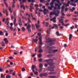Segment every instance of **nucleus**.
I'll return each mask as SVG.
<instances>
[{"mask_svg":"<svg viewBox=\"0 0 78 78\" xmlns=\"http://www.w3.org/2000/svg\"><path fill=\"white\" fill-rule=\"evenodd\" d=\"M56 41L55 38L53 39H46V42L48 43V44L51 45L55 44V41Z\"/></svg>","mask_w":78,"mask_h":78,"instance_id":"nucleus-1","label":"nucleus"},{"mask_svg":"<svg viewBox=\"0 0 78 78\" xmlns=\"http://www.w3.org/2000/svg\"><path fill=\"white\" fill-rule=\"evenodd\" d=\"M59 11L57 10L56 11L53 12H51L49 14V15H52V14H54L56 16H59Z\"/></svg>","mask_w":78,"mask_h":78,"instance_id":"nucleus-2","label":"nucleus"},{"mask_svg":"<svg viewBox=\"0 0 78 78\" xmlns=\"http://www.w3.org/2000/svg\"><path fill=\"white\" fill-rule=\"evenodd\" d=\"M44 61L46 62L47 63H50L49 64L51 65H51H53L54 63H52L53 62V60L52 59H48L47 60H44Z\"/></svg>","mask_w":78,"mask_h":78,"instance_id":"nucleus-3","label":"nucleus"},{"mask_svg":"<svg viewBox=\"0 0 78 78\" xmlns=\"http://www.w3.org/2000/svg\"><path fill=\"white\" fill-rule=\"evenodd\" d=\"M47 70L50 71H54V68H53L52 67H51V66H49L48 67Z\"/></svg>","mask_w":78,"mask_h":78,"instance_id":"nucleus-4","label":"nucleus"},{"mask_svg":"<svg viewBox=\"0 0 78 78\" xmlns=\"http://www.w3.org/2000/svg\"><path fill=\"white\" fill-rule=\"evenodd\" d=\"M18 23L19 26L21 27L22 26V22L21 21V19L20 18H19V21H18Z\"/></svg>","mask_w":78,"mask_h":78,"instance_id":"nucleus-5","label":"nucleus"},{"mask_svg":"<svg viewBox=\"0 0 78 78\" xmlns=\"http://www.w3.org/2000/svg\"><path fill=\"white\" fill-rule=\"evenodd\" d=\"M56 18L55 16H54L53 18H51L50 19V21H53V23H56V21L55 20Z\"/></svg>","mask_w":78,"mask_h":78,"instance_id":"nucleus-6","label":"nucleus"},{"mask_svg":"<svg viewBox=\"0 0 78 78\" xmlns=\"http://www.w3.org/2000/svg\"><path fill=\"white\" fill-rule=\"evenodd\" d=\"M32 43H35L36 44H37V42H38V39H34V38H33L32 39Z\"/></svg>","mask_w":78,"mask_h":78,"instance_id":"nucleus-7","label":"nucleus"},{"mask_svg":"<svg viewBox=\"0 0 78 78\" xmlns=\"http://www.w3.org/2000/svg\"><path fill=\"white\" fill-rule=\"evenodd\" d=\"M58 49H56L55 50H53V51H51V53L55 54V53H56L58 52Z\"/></svg>","mask_w":78,"mask_h":78,"instance_id":"nucleus-8","label":"nucleus"},{"mask_svg":"<svg viewBox=\"0 0 78 78\" xmlns=\"http://www.w3.org/2000/svg\"><path fill=\"white\" fill-rule=\"evenodd\" d=\"M36 66L35 65H32V70L33 72H34V69L36 68Z\"/></svg>","mask_w":78,"mask_h":78,"instance_id":"nucleus-9","label":"nucleus"},{"mask_svg":"<svg viewBox=\"0 0 78 78\" xmlns=\"http://www.w3.org/2000/svg\"><path fill=\"white\" fill-rule=\"evenodd\" d=\"M33 5H30V8L29 9L30 11V12H33V10L34 9V8L33 7Z\"/></svg>","mask_w":78,"mask_h":78,"instance_id":"nucleus-10","label":"nucleus"},{"mask_svg":"<svg viewBox=\"0 0 78 78\" xmlns=\"http://www.w3.org/2000/svg\"><path fill=\"white\" fill-rule=\"evenodd\" d=\"M22 2H20V8H22V7L23 8V9H25V6L23 4L22 5Z\"/></svg>","mask_w":78,"mask_h":78,"instance_id":"nucleus-11","label":"nucleus"},{"mask_svg":"<svg viewBox=\"0 0 78 78\" xmlns=\"http://www.w3.org/2000/svg\"><path fill=\"white\" fill-rule=\"evenodd\" d=\"M51 29H50L49 28H48V30H47L46 31V33L47 34H50V32H50V31H51Z\"/></svg>","mask_w":78,"mask_h":78,"instance_id":"nucleus-12","label":"nucleus"},{"mask_svg":"<svg viewBox=\"0 0 78 78\" xmlns=\"http://www.w3.org/2000/svg\"><path fill=\"white\" fill-rule=\"evenodd\" d=\"M7 29H10L11 31L13 30V27L12 26L9 27L8 26H7Z\"/></svg>","mask_w":78,"mask_h":78,"instance_id":"nucleus-13","label":"nucleus"},{"mask_svg":"<svg viewBox=\"0 0 78 78\" xmlns=\"http://www.w3.org/2000/svg\"><path fill=\"white\" fill-rule=\"evenodd\" d=\"M48 74H49L50 75H54L56 74V73L55 72H50L48 73Z\"/></svg>","mask_w":78,"mask_h":78,"instance_id":"nucleus-14","label":"nucleus"},{"mask_svg":"<svg viewBox=\"0 0 78 78\" xmlns=\"http://www.w3.org/2000/svg\"><path fill=\"white\" fill-rule=\"evenodd\" d=\"M56 34L57 35V36H60L62 34L59 33V32L58 31H57L56 33Z\"/></svg>","mask_w":78,"mask_h":78,"instance_id":"nucleus-15","label":"nucleus"},{"mask_svg":"<svg viewBox=\"0 0 78 78\" xmlns=\"http://www.w3.org/2000/svg\"><path fill=\"white\" fill-rule=\"evenodd\" d=\"M3 41H5V44H7L8 43V40H7V38H5L4 39H3Z\"/></svg>","mask_w":78,"mask_h":78,"instance_id":"nucleus-16","label":"nucleus"},{"mask_svg":"<svg viewBox=\"0 0 78 78\" xmlns=\"http://www.w3.org/2000/svg\"><path fill=\"white\" fill-rule=\"evenodd\" d=\"M65 9V7L64 5H62L61 7V12H64V10Z\"/></svg>","mask_w":78,"mask_h":78,"instance_id":"nucleus-17","label":"nucleus"},{"mask_svg":"<svg viewBox=\"0 0 78 78\" xmlns=\"http://www.w3.org/2000/svg\"><path fill=\"white\" fill-rule=\"evenodd\" d=\"M30 15H31V17H32V19L33 20H35V21L36 20H37V19H36V18H34V17H33V15L32 14V13H30Z\"/></svg>","mask_w":78,"mask_h":78,"instance_id":"nucleus-18","label":"nucleus"},{"mask_svg":"<svg viewBox=\"0 0 78 78\" xmlns=\"http://www.w3.org/2000/svg\"><path fill=\"white\" fill-rule=\"evenodd\" d=\"M55 1H57V3H59L60 2V1H59V0H52V2H55Z\"/></svg>","mask_w":78,"mask_h":78,"instance_id":"nucleus-19","label":"nucleus"},{"mask_svg":"<svg viewBox=\"0 0 78 78\" xmlns=\"http://www.w3.org/2000/svg\"><path fill=\"white\" fill-rule=\"evenodd\" d=\"M53 27H55V29H58V27L56 24H54L53 25Z\"/></svg>","mask_w":78,"mask_h":78,"instance_id":"nucleus-20","label":"nucleus"},{"mask_svg":"<svg viewBox=\"0 0 78 78\" xmlns=\"http://www.w3.org/2000/svg\"><path fill=\"white\" fill-rule=\"evenodd\" d=\"M72 37H73V35L72 34H70L69 35V40H71V38Z\"/></svg>","mask_w":78,"mask_h":78,"instance_id":"nucleus-21","label":"nucleus"},{"mask_svg":"<svg viewBox=\"0 0 78 78\" xmlns=\"http://www.w3.org/2000/svg\"><path fill=\"white\" fill-rule=\"evenodd\" d=\"M3 1L4 2V4H5V5H6V7H8V5H7V4L6 3V2H5L6 1V0H3Z\"/></svg>","mask_w":78,"mask_h":78,"instance_id":"nucleus-22","label":"nucleus"},{"mask_svg":"<svg viewBox=\"0 0 78 78\" xmlns=\"http://www.w3.org/2000/svg\"><path fill=\"white\" fill-rule=\"evenodd\" d=\"M56 76H48V77L50 78H55Z\"/></svg>","mask_w":78,"mask_h":78,"instance_id":"nucleus-23","label":"nucleus"},{"mask_svg":"<svg viewBox=\"0 0 78 78\" xmlns=\"http://www.w3.org/2000/svg\"><path fill=\"white\" fill-rule=\"evenodd\" d=\"M42 67H43V66L42 64H39V68L41 69L42 68Z\"/></svg>","mask_w":78,"mask_h":78,"instance_id":"nucleus-24","label":"nucleus"},{"mask_svg":"<svg viewBox=\"0 0 78 78\" xmlns=\"http://www.w3.org/2000/svg\"><path fill=\"white\" fill-rule=\"evenodd\" d=\"M38 25V24H36V28H37V29H38L40 27V25Z\"/></svg>","mask_w":78,"mask_h":78,"instance_id":"nucleus-25","label":"nucleus"},{"mask_svg":"<svg viewBox=\"0 0 78 78\" xmlns=\"http://www.w3.org/2000/svg\"><path fill=\"white\" fill-rule=\"evenodd\" d=\"M2 45L3 47H4L5 46V43H4L3 42H2Z\"/></svg>","mask_w":78,"mask_h":78,"instance_id":"nucleus-26","label":"nucleus"},{"mask_svg":"<svg viewBox=\"0 0 78 78\" xmlns=\"http://www.w3.org/2000/svg\"><path fill=\"white\" fill-rule=\"evenodd\" d=\"M39 45H41L42 44V41H40L39 42Z\"/></svg>","mask_w":78,"mask_h":78,"instance_id":"nucleus-27","label":"nucleus"},{"mask_svg":"<svg viewBox=\"0 0 78 78\" xmlns=\"http://www.w3.org/2000/svg\"><path fill=\"white\" fill-rule=\"evenodd\" d=\"M43 76H48L47 73H44L43 74Z\"/></svg>","mask_w":78,"mask_h":78,"instance_id":"nucleus-28","label":"nucleus"},{"mask_svg":"<svg viewBox=\"0 0 78 78\" xmlns=\"http://www.w3.org/2000/svg\"><path fill=\"white\" fill-rule=\"evenodd\" d=\"M70 5H73V6H76V5L75 4H73V3H71Z\"/></svg>","mask_w":78,"mask_h":78,"instance_id":"nucleus-29","label":"nucleus"},{"mask_svg":"<svg viewBox=\"0 0 78 78\" xmlns=\"http://www.w3.org/2000/svg\"><path fill=\"white\" fill-rule=\"evenodd\" d=\"M11 76L9 75H7L6 76V78H11Z\"/></svg>","mask_w":78,"mask_h":78,"instance_id":"nucleus-30","label":"nucleus"},{"mask_svg":"<svg viewBox=\"0 0 78 78\" xmlns=\"http://www.w3.org/2000/svg\"><path fill=\"white\" fill-rule=\"evenodd\" d=\"M43 11H44L46 12L47 13H48V12H49L48 10L47 9H44Z\"/></svg>","mask_w":78,"mask_h":78,"instance_id":"nucleus-31","label":"nucleus"},{"mask_svg":"<svg viewBox=\"0 0 78 78\" xmlns=\"http://www.w3.org/2000/svg\"><path fill=\"white\" fill-rule=\"evenodd\" d=\"M0 35L1 36H3L4 35V33L2 31H0Z\"/></svg>","mask_w":78,"mask_h":78,"instance_id":"nucleus-32","label":"nucleus"},{"mask_svg":"<svg viewBox=\"0 0 78 78\" xmlns=\"http://www.w3.org/2000/svg\"><path fill=\"white\" fill-rule=\"evenodd\" d=\"M40 2L41 3L43 2L45 3V1L44 0H40Z\"/></svg>","mask_w":78,"mask_h":78,"instance_id":"nucleus-33","label":"nucleus"},{"mask_svg":"<svg viewBox=\"0 0 78 78\" xmlns=\"http://www.w3.org/2000/svg\"><path fill=\"white\" fill-rule=\"evenodd\" d=\"M1 78H5L3 74H2L1 75Z\"/></svg>","mask_w":78,"mask_h":78,"instance_id":"nucleus-34","label":"nucleus"},{"mask_svg":"<svg viewBox=\"0 0 78 78\" xmlns=\"http://www.w3.org/2000/svg\"><path fill=\"white\" fill-rule=\"evenodd\" d=\"M9 11L11 13L12 12V10L11 9V8L10 7H9Z\"/></svg>","mask_w":78,"mask_h":78,"instance_id":"nucleus-35","label":"nucleus"},{"mask_svg":"<svg viewBox=\"0 0 78 78\" xmlns=\"http://www.w3.org/2000/svg\"><path fill=\"white\" fill-rule=\"evenodd\" d=\"M22 31H23V32L25 31V28L23 27H22Z\"/></svg>","mask_w":78,"mask_h":78,"instance_id":"nucleus-36","label":"nucleus"},{"mask_svg":"<svg viewBox=\"0 0 78 78\" xmlns=\"http://www.w3.org/2000/svg\"><path fill=\"white\" fill-rule=\"evenodd\" d=\"M63 12H61V15L62 16H65V14L64 13H62Z\"/></svg>","mask_w":78,"mask_h":78,"instance_id":"nucleus-37","label":"nucleus"},{"mask_svg":"<svg viewBox=\"0 0 78 78\" xmlns=\"http://www.w3.org/2000/svg\"><path fill=\"white\" fill-rule=\"evenodd\" d=\"M43 51L42 49H39L38 52L39 53H41Z\"/></svg>","mask_w":78,"mask_h":78,"instance_id":"nucleus-38","label":"nucleus"},{"mask_svg":"<svg viewBox=\"0 0 78 78\" xmlns=\"http://www.w3.org/2000/svg\"><path fill=\"white\" fill-rule=\"evenodd\" d=\"M30 25H28L27 26V29H30Z\"/></svg>","mask_w":78,"mask_h":78,"instance_id":"nucleus-39","label":"nucleus"},{"mask_svg":"<svg viewBox=\"0 0 78 78\" xmlns=\"http://www.w3.org/2000/svg\"><path fill=\"white\" fill-rule=\"evenodd\" d=\"M38 61L40 62H42V58H40L39 59Z\"/></svg>","mask_w":78,"mask_h":78,"instance_id":"nucleus-40","label":"nucleus"},{"mask_svg":"<svg viewBox=\"0 0 78 78\" xmlns=\"http://www.w3.org/2000/svg\"><path fill=\"white\" fill-rule=\"evenodd\" d=\"M48 9L49 10H51L52 9V8H52V7H51L49 6V7H48Z\"/></svg>","mask_w":78,"mask_h":78,"instance_id":"nucleus-41","label":"nucleus"},{"mask_svg":"<svg viewBox=\"0 0 78 78\" xmlns=\"http://www.w3.org/2000/svg\"><path fill=\"white\" fill-rule=\"evenodd\" d=\"M3 71V69H2V68L1 66H0V72H2Z\"/></svg>","mask_w":78,"mask_h":78,"instance_id":"nucleus-42","label":"nucleus"},{"mask_svg":"<svg viewBox=\"0 0 78 78\" xmlns=\"http://www.w3.org/2000/svg\"><path fill=\"white\" fill-rule=\"evenodd\" d=\"M39 40H40V41H42V37H41V36H40V37H39Z\"/></svg>","mask_w":78,"mask_h":78,"instance_id":"nucleus-43","label":"nucleus"},{"mask_svg":"<svg viewBox=\"0 0 78 78\" xmlns=\"http://www.w3.org/2000/svg\"><path fill=\"white\" fill-rule=\"evenodd\" d=\"M13 15H14V17H16V12L14 11V12H13Z\"/></svg>","mask_w":78,"mask_h":78,"instance_id":"nucleus-44","label":"nucleus"},{"mask_svg":"<svg viewBox=\"0 0 78 78\" xmlns=\"http://www.w3.org/2000/svg\"><path fill=\"white\" fill-rule=\"evenodd\" d=\"M65 5H66V7H67V6H69V4H65Z\"/></svg>","mask_w":78,"mask_h":78,"instance_id":"nucleus-45","label":"nucleus"},{"mask_svg":"<svg viewBox=\"0 0 78 78\" xmlns=\"http://www.w3.org/2000/svg\"><path fill=\"white\" fill-rule=\"evenodd\" d=\"M0 16L1 17H3V15L2 13L1 12H0Z\"/></svg>","mask_w":78,"mask_h":78,"instance_id":"nucleus-46","label":"nucleus"},{"mask_svg":"<svg viewBox=\"0 0 78 78\" xmlns=\"http://www.w3.org/2000/svg\"><path fill=\"white\" fill-rule=\"evenodd\" d=\"M25 68H23L22 69V72H24V71H25Z\"/></svg>","mask_w":78,"mask_h":78,"instance_id":"nucleus-47","label":"nucleus"},{"mask_svg":"<svg viewBox=\"0 0 78 78\" xmlns=\"http://www.w3.org/2000/svg\"><path fill=\"white\" fill-rule=\"evenodd\" d=\"M18 76L20 77V78H22V77L21 76V74L19 73L18 74Z\"/></svg>","mask_w":78,"mask_h":78,"instance_id":"nucleus-48","label":"nucleus"},{"mask_svg":"<svg viewBox=\"0 0 78 78\" xmlns=\"http://www.w3.org/2000/svg\"><path fill=\"white\" fill-rule=\"evenodd\" d=\"M45 25L46 27H48V23L47 22L45 24Z\"/></svg>","mask_w":78,"mask_h":78,"instance_id":"nucleus-49","label":"nucleus"},{"mask_svg":"<svg viewBox=\"0 0 78 78\" xmlns=\"http://www.w3.org/2000/svg\"><path fill=\"white\" fill-rule=\"evenodd\" d=\"M57 9H61V7H60V5H58V7H57Z\"/></svg>","mask_w":78,"mask_h":78,"instance_id":"nucleus-50","label":"nucleus"},{"mask_svg":"<svg viewBox=\"0 0 78 78\" xmlns=\"http://www.w3.org/2000/svg\"><path fill=\"white\" fill-rule=\"evenodd\" d=\"M54 2H55L52 1V2H51V3H50V5H54Z\"/></svg>","mask_w":78,"mask_h":78,"instance_id":"nucleus-51","label":"nucleus"},{"mask_svg":"<svg viewBox=\"0 0 78 78\" xmlns=\"http://www.w3.org/2000/svg\"><path fill=\"white\" fill-rule=\"evenodd\" d=\"M38 48L39 49V50L42 49V47H41V45L39 46Z\"/></svg>","mask_w":78,"mask_h":78,"instance_id":"nucleus-52","label":"nucleus"},{"mask_svg":"<svg viewBox=\"0 0 78 78\" xmlns=\"http://www.w3.org/2000/svg\"><path fill=\"white\" fill-rule=\"evenodd\" d=\"M41 57H42V55L41 54H38V57L39 58H41Z\"/></svg>","mask_w":78,"mask_h":78,"instance_id":"nucleus-53","label":"nucleus"},{"mask_svg":"<svg viewBox=\"0 0 78 78\" xmlns=\"http://www.w3.org/2000/svg\"><path fill=\"white\" fill-rule=\"evenodd\" d=\"M15 73H16V71H15V72L12 73V75L13 76H14L15 75H16Z\"/></svg>","mask_w":78,"mask_h":78,"instance_id":"nucleus-54","label":"nucleus"},{"mask_svg":"<svg viewBox=\"0 0 78 78\" xmlns=\"http://www.w3.org/2000/svg\"><path fill=\"white\" fill-rule=\"evenodd\" d=\"M42 71V69H40L39 70V72L41 73Z\"/></svg>","mask_w":78,"mask_h":78,"instance_id":"nucleus-55","label":"nucleus"},{"mask_svg":"<svg viewBox=\"0 0 78 78\" xmlns=\"http://www.w3.org/2000/svg\"><path fill=\"white\" fill-rule=\"evenodd\" d=\"M74 28V26H72V27H70V29L71 30H73Z\"/></svg>","mask_w":78,"mask_h":78,"instance_id":"nucleus-56","label":"nucleus"},{"mask_svg":"<svg viewBox=\"0 0 78 78\" xmlns=\"http://www.w3.org/2000/svg\"><path fill=\"white\" fill-rule=\"evenodd\" d=\"M34 74L36 75H37V74H38V73L37 72H34Z\"/></svg>","mask_w":78,"mask_h":78,"instance_id":"nucleus-57","label":"nucleus"},{"mask_svg":"<svg viewBox=\"0 0 78 78\" xmlns=\"http://www.w3.org/2000/svg\"><path fill=\"white\" fill-rule=\"evenodd\" d=\"M6 34H5V36H8V34L7 33V31H6Z\"/></svg>","mask_w":78,"mask_h":78,"instance_id":"nucleus-58","label":"nucleus"},{"mask_svg":"<svg viewBox=\"0 0 78 78\" xmlns=\"http://www.w3.org/2000/svg\"><path fill=\"white\" fill-rule=\"evenodd\" d=\"M42 31V29H39L38 30V31L39 32H41V31Z\"/></svg>","mask_w":78,"mask_h":78,"instance_id":"nucleus-59","label":"nucleus"},{"mask_svg":"<svg viewBox=\"0 0 78 78\" xmlns=\"http://www.w3.org/2000/svg\"><path fill=\"white\" fill-rule=\"evenodd\" d=\"M9 58L10 59H13V57L11 56H10L9 57Z\"/></svg>","mask_w":78,"mask_h":78,"instance_id":"nucleus-60","label":"nucleus"},{"mask_svg":"<svg viewBox=\"0 0 78 78\" xmlns=\"http://www.w3.org/2000/svg\"><path fill=\"white\" fill-rule=\"evenodd\" d=\"M35 6L36 8H37V7H38L39 6L38 5L35 4Z\"/></svg>","mask_w":78,"mask_h":78,"instance_id":"nucleus-61","label":"nucleus"},{"mask_svg":"<svg viewBox=\"0 0 78 78\" xmlns=\"http://www.w3.org/2000/svg\"><path fill=\"white\" fill-rule=\"evenodd\" d=\"M11 48H15V47L14 45H11Z\"/></svg>","mask_w":78,"mask_h":78,"instance_id":"nucleus-62","label":"nucleus"},{"mask_svg":"<svg viewBox=\"0 0 78 78\" xmlns=\"http://www.w3.org/2000/svg\"><path fill=\"white\" fill-rule=\"evenodd\" d=\"M36 53H35V54H33V55H32V57H34V56H35L36 55Z\"/></svg>","mask_w":78,"mask_h":78,"instance_id":"nucleus-63","label":"nucleus"},{"mask_svg":"<svg viewBox=\"0 0 78 78\" xmlns=\"http://www.w3.org/2000/svg\"><path fill=\"white\" fill-rule=\"evenodd\" d=\"M37 14H38V16L40 17V15H41V13H40V12H38Z\"/></svg>","mask_w":78,"mask_h":78,"instance_id":"nucleus-64","label":"nucleus"}]
</instances>
